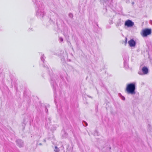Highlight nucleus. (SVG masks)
<instances>
[{
	"instance_id": "obj_21",
	"label": "nucleus",
	"mask_w": 152,
	"mask_h": 152,
	"mask_svg": "<svg viewBox=\"0 0 152 152\" xmlns=\"http://www.w3.org/2000/svg\"><path fill=\"white\" fill-rule=\"evenodd\" d=\"M69 16L70 18H72L73 17V15L72 13H70L69 14Z\"/></svg>"
},
{
	"instance_id": "obj_4",
	"label": "nucleus",
	"mask_w": 152,
	"mask_h": 152,
	"mask_svg": "<svg viewBox=\"0 0 152 152\" xmlns=\"http://www.w3.org/2000/svg\"><path fill=\"white\" fill-rule=\"evenodd\" d=\"M151 33V28H146L142 31V35L143 37H146L150 34Z\"/></svg>"
},
{
	"instance_id": "obj_31",
	"label": "nucleus",
	"mask_w": 152,
	"mask_h": 152,
	"mask_svg": "<svg viewBox=\"0 0 152 152\" xmlns=\"http://www.w3.org/2000/svg\"><path fill=\"white\" fill-rule=\"evenodd\" d=\"M43 141L44 142H46V140L45 139H44L43 140Z\"/></svg>"
},
{
	"instance_id": "obj_25",
	"label": "nucleus",
	"mask_w": 152,
	"mask_h": 152,
	"mask_svg": "<svg viewBox=\"0 0 152 152\" xmlns=\"http://www.w3.org/2000/svg\"><path fill=\"white\" fill-rule=\"evenodd\" d=\"M48 110L47 108L45 107V111L47 113H48Z\"/></svg>"
},
{
	"instance_id": "obj_27",
	"label": "nucleus",
	"mask_w": 152,
	"mask_h": 152,
	"mask_svg": "<svg viewBox=\"0 0 152 152\" xmlns=\"http://www.w3.org/2000/svg\"><path fill=\"white\" fill-rule=\"evenodd\" d=\"M149 23H150L152 25V20H150V22H149Z\"/></svg>"
},
{
	"instance_id": "obj_16",
	"label": "nucleus",
	"mask_w": 152,
	"mask_h": 152,
	"mask_svg": "<svg viewBox=\"0 0 152 152\" xmlns=\"http://www.w3.org/2000/svg\"><path fill=\"white\" fill-rule=\"evenodd\" d=\"M118 95L122 100H125V97L123 96L121 93H119L118 94Z\"/></svg>"
},
{
	"instance_id": "obj_7",
	"label": "nucleus",
	"mask_w": 152,
	"mask_h": 152,
	"mask_svg": "<svg viewBox=\"0 0 152 152\" xmlns=\"http://www.w3.org/2000/svg\"><path fill=\"white\" fill-rule=\"evenodd\" d=\"M59 55L61 58V61L63 62L65 60V57L66 56V53H64L63 51H61L60 53L59 54Z\"/></svg>"
},
{
	"instance_id": "obj_2",
	"label": "nucleus",
	"mask_w": 152,
	"mask_h": 152,
	"mask_svg": "<svg viewBox=\"0 0 152 152\" xmlns=\"http://www.w3.org/2000/svg\"><path fill=\"white\" fill-rule=\"evenodd\" d=\"M38 4H36L35 7L36 15L37 17L42 18L45 15V12L44 11V6L43 3L40 1L38 3Z\"/></svg>"
},
{
	"instance_id": "obj_35",
	"label": "nucleus",
	"mask_w": 152,
	"mask_h": 152,
	"mask_svg": "<svg viewBox=\"0 0 152 152\" xmlns=\"http://www.w3.org/2000/svg\"><path fill=\"white\" fill-rule=\"evenodd\" d=\"M110 26H109L108 27V28H110Z\"/></svg>"
},
{
	"instance_id": "obj_32",
	"label": "nucleus",
	"mask_w": 152,
	"mask_h": 152,
	"mask_svg": "<svg viewBox=\"0 0 152 152\" xmlns=\"http://www.w3.org/2000/svg\"><path fill=\"white\" fill-rule=\"evenodd\" d=\"M88 96L90 98H92V97L91 96Z\"/></svg>"
},
{
	"instance_id": "obj_20",
	"label": "nucleus",
	"mask_w": 152,
	"mask_h": 152,
	"mask_svg": "<svg viewBox=\"0 0 152 152\" xmlns=\"http://www.w3.org/2000/svg\"><path fill=\"white\" fill-rule=\"evenodd\" d=\"M83 124L85 126H86L88 125V124L87 122L84 121H83Z\"/></svg>"
},
{
	"instance_id": "obj_15",
	"label": "nucleus",
	"mask_w": 152,
	"mask_h": 152,
	"mask_svg": "<svg viewBox=\"0 0 152 152\" xmlns=\"http://www.w3.org/2000/svg\"><path fill=\"white\" fill-rule=\"evenodd\" d=\"M128 62L129 61L124 62V67L126 69H128L129 68Z\"/></svg>"
},
{
	"instance_id": "obj_24",
	"label": "nucleus",
	"mask_w": 152,
	"mask_h": 152,
	"mask_svg": "<svg viewBox=\"0 0 152 152\" xmlns=\"http://www.w3.org/2000/svg\"><path fill=\"white\" fill-rule=\"evenodd\" d=\"M59 40L61 42H62L63 41V39L62 37H60L59 38Z\"/></svg>"
},
{
	"instance_id": "obj_9",
	"label": "nucleus",
	"mask_w": 152,
	"mask_h": 152,
	"mask_svg": "<svg viewBox=\"0 0 152 152\" xmlns=\"http://www.w3.org/2000/svg\"><path fill=\"white\" fill-rule=\"evenodd\" d=\"M46 122L45 123V126L46 128H49V126L51 123V119L50 117L47 116L46 118Z\"/></svg>"
},
{
	"instance_id": "obj_5",
	"label": "nucleus",
	"mask_w": 152,
	"mask_h": 152,
	"mask_svg": "<svg viewBox=\"0 0 152 152\" xmlns=\"http://www.w3.org/2000/svg\"><path fill=\"white\" fill-rule=\"evenodd\" d=\"M148 73V68L144 66L143 67L141 71H139L138 74L140 75L147 74Z\"/></svg>"
},
{
	"instance_id": "obj_10",
	"label": "nucleus",
	"mask_w": 152,
	"mask_h": 152,
	"mask_svg": "<svg viewBox=\"0 0 152 152\" xmlns=\"http://www.w3.org/2000/svg\"><path fill=\"white\" fill-rule=\"evenodd\" d=\"M128 43L129 44L130 47H131L135 46L136 44V42L133 39H131L128 41Z\"/></svg>"
},
{
	"instance_id": "obj_30",
	"label": "nucleus",
	"mask_w": 152,
	"mask_h": 152,
	"mask_svg": "<svg viewBox=\"0 0 152 152\" xmlns=\"http://www.w3.org/2000/svg\"><path fill=\"white\" fill-rule=\"evenodd\" d=\"M134 4V2H132V5H133Z\"/></svg>"
},
{
	"instance_id": "obj_11",
	"label": "nucleus",
	"mask_w": 152,
	"mask_h": 152,
	"mask_svg": "<svg viewBox=\"0 0 152 152\" xmlns=\"http://www.w3.org/2000/svg\"><path fill=\"white\" fill-rule=\"evenodd\" d=\"M123 59L124 62L129 61V57L127 53H125L123 55Z\"/></svg>"
},
{
	"instance_id": "obj_28",
	"label": "nucleus",
	"mask_w": 152,
	"mask_h": 152,
	"mask_svg": "<svg viewBox=\"0 0 152 152\" xmlns=\"http://www.w3.org/2000/svg\"><path fill=\"white\" fill-rule=\"evenodd\" d=\"M54 102H55V104H56V106H57V105L56 104V99H54Z\"/></svg>"
},
{
	"instance_id": "obj_14",
	"label": "nucleus",
	"mask_w": 152,
	"mask_h": 152,
	"mask_svg": "<svg viewBox=\"0 0 152 152\" xmlns=\"http://www.w3.org/2000/svg\"><path fill=\"white\" fill-rule=\"evenodd\" d=\"M122 23V22L121 19H119L116 23V26H119L121 25Z\"/></svg>"
},
{
	"instance_id": "obj_34",
	"label": "nucleus",
	"mask_w": 152,
	"mask_h": 152,
	"mask_svg": "<svg viewBox=\"0 0 152 152\" xmlns=\"http://www.w3.org/2000/svg\"><path fill=\"white\" fill-rule=\"evenodd\" d=\"M25 119H24V122H25Z\"/></svg>"
},
{
	"instance_id": "obj_3",
	"label": "nucleus",
	"mask_w": 152,
	"mask_h": 152,
	"mask_svg": "<svg viewBox=\"0 0 152 152\" xmlns=\"http://www.w3.org/2000/svg\"><path fill=\"white\" fill-rule=\"evenodd\" d=\"M135 84L134 83L128 84L126 88V91L127 94H130L132 95L135 94Z\"/></svg>"
},
{
	"instance_id": "obj_33",
	"label": "nucleus",
	"mask_w": 152,
	"mask_h": 152,
	"mask_svg": "<svg viewBox=\"0 0 152 152\" xmlns=\"http://www.w3.org/2000/svg\"><path fill=\"white\" fill-rule=\"evenodd\" d=\"M32 29V28H31V29H30V28H29L28 30H31Z\"/></svg>"
},
{
	"instance_id": "obj_1",
	"label": "nucleus",
	"mask_w": 152,
	"mask_h": 152,
	"mask_svg": "<svg viewBox=\"0 0 152 152\" xmlns=\"http://www.w3.org/2000/svg\"><path fill=\"white\" fill-rule=\"evenodd\" d=\"M42 65L44 67H46V68L47 69L48 72L50 76V83L51 86L53 88L54 96L56 97V89L58 87V86L57 85L56 82L58 80V76L55 75H53L52 70L50 69L49 68L47 65L45 66L43 64H42Z\"/></svg>"
},
{
	"instance_id": "obj_29",
	"label": "nucleus",
	"mask_w": 152,
	"mask_h": 152,
	"mask_svg": "<svg viewBox=\"0 0 152 152\" xmlns=\"http://www.w3.org/2000/svg\"><path fill=\"white\" fill-rule=\"evenodd\" d=\"M126 1L127 3H128L129 2V0H126Z\"/></svg>"
},
{
	"instance_id": "obj_8",
	"label": "nucleus",
	"mask_w": 152,
	"mask_h": 152,
	"mask_svg": "<svg viewBox=\"0 0 152 152\" xmlns=\"http://www.w3.org/2000/svg\"><path fill=\"white\" fill-rule=\"evenodd\" d=\"M17 145L20 148L23 147L24 146L23 142L20 139H18L16 141Z\"/></svg>"
},
{
	"instance_id": "obj_22",
	"label": "nucleus",
	"mask_w": 152,
	"mask_h": 152,
	"mask_svg": "<svg viewBox=\"0 0 152 152\" xmlns=\"http://www.w3.org/2000/svg\"><path fill=\"white\" fill-rule=\"evenodd\" d=\"M109 23L110 24H112L113 23L112 19L110 20H109Z\"/></svg>"
},
{
	"instance_id": "obj_12",
	"label": "nucleus",
	"mask_w": 152,
	"mask_h": 152,
	"mask_svg": "<svg viewBox=\"0 0 152 152\" xmlns=\"http://www.w3.org/2000/svg\"><path fill=\"white\" fill-rule=\"evenodd\" d=\"M61 134L62 135V137L63 139L65 138H66L68 136L67 133L65 132L64 131H62Z\"/></svg>"
},
{
	"instance_id": "obj_19",
	"label": "nucleus",
	"mask_w": 152,
	"mask_h": 152,
	"mask_svg": "<svg viewBox=\"0 0 152 152\" xmlns=\"http://www.w3.org/2000/svg\"><path fill=\"white\" fill-rule=\"evenodd\" d=\"M94 136L98 135V132L97 131L95 130L94 131Z\"/></svg>"
},
{
	"instance_id": "obj_17",
	"label": "nucleus",
	"mask_w": 152,
	"mask_h": 152,
	"mask_svg": "<svg viewBox=\"0 0 152 152\" xmlns=\"http://www.w3.org/2000/svg\"><path fill=\"white\" fill-rule=\"evenodd\" d=\"M59 149L57 146H56L54 149V151L55 152H59Z\"/></svg>"
},
{
	"instance_id": "obj_26",
	"label": "nucleus",
	"mask_w": 152,
	"mask_h": 152,
	"mask_svg": "<svg viewBox=\"0 0 152 152\" xmlns=\"http://www.w3.org/2000/svg\"><path fill=\"white\" fill-rule=\"evenodd\" d=\"M42 144L41 143H39V144H38V143H37V145H42Z\"/></svg>"
},
{
	"instance_id": "obj_6",
	"label": "nucleus",
	"mask_w": 152,
	"mask_h": 152,
	"mask_svg": "<svg viewBox=\"0 0 152 152\" xmlns=\"http://www.w3.org/2000/svg\"><path fill=\"white\" fill-rule=\"evenodd\" d=\"M124 25L127 27H132L134 25V23L131 20L128 19L125 22Z\"/></svg>"
},
{
	"instance_id": "obj_13",
	"label": "nucleus",
	"mask_w": 152,
	"mask_h": 152,
	"mask_svg": "<svg viewBox=\"0 0 152 152\" xmlns=\"http://www.w3.org/2000/svg\"><path fill=\"white\" fill-rule=\"evenodd\" d=\"M46 57L42 53L41 54L40 59L41 60L43 64H44V61Z\"/></svg>"
},
{
	"instance_id": "obj_23",
	"label": "nucleus",
	"mask_w": 152,
	"mask_h": 152,
	"mask_svg": "<svg viewBox=\"0 0 152 152\" xmlns=\"http://www.w3.org/2000/svg\"><path fill=\"white\" fill-rule=\"evenodd\" d=\"M127 41V39L126 37L125 38V45L126 44Z\"/></svg>"
},
{
	"instance_id": "obj_18",
	"label": "nucleus",
	"mask_w": 152,
	"mask_h": 152,
	"mask_svg": "<svg viewBox=\"0 0 152 152\" xmlns=\"http://www.w3.org/2000/svg\"><path fill=\"white\" fill-rule=\"evenodd\" d=\"M35 4V7L36 6V4H38V3L39 1H38L37 0H32Z\"/></svg>"
}]
</instances>
